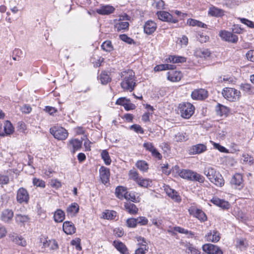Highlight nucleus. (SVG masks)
Listing matches in <instances>:
<instances>
[{"instance_id":"69168bd1","label":"nucleus","mask_w":254,"mask_h":254,"mask_svg":"<svg viewBox=\"0 0 254 254\" xmlns=\"http://www.w3.org/2000/svg\"><path fill=\"white\" fill-rule=\"evenodd\" d=\"M239 19L242 23L247 25L249 27L254 28V23L252 21L245 18H239Z\"/></svg>"},{"instance_id":"72a5a7b5","label":"nucleus","mask_w":254,"mask_h":254,"mask_svg":"<svg viewBox=\"0 0 254 254\" xmlns=\"http://www.w3.org/2000/svg\"><path fill=\"white\" fill-rule=\"evenodd\" d=\"M127 192V190L126 188L123 186H118L116 188L115 190L116 195L118 198L120 199L125 198Z\"/></svg>"},{"instance_id":"49530a36","label":"nucleus","mask_w":254,"mask_h":254,"mask_svg":"<svg viewBox=\"0 0 254 254\" xmlns=\"http://www.w3.org/2000/svg\"><path fill=\"white\" fill-rule=\"evenodd\" d=\"M174 230L179 232V233L184 234L189 236V237H192L194 236V234L191 231H189L187 229H185L181 227H175Z\"/></svg>"},{"instance_id":"13d9d810","label":"nucleus","mask_w":254,"mask_h":254,"mask_svg":"<svg viewBox=\"0 0 254 254\" xmlns=\"http://www.w3.org/2000/svg\"><path fill=\"white\" fill-rule=\"evenodd\" d=\"M129 128L130 129L134 130L135 132L137 133H144L143 129L139 125L134 124L133 125H131Z\"/></svg>"},{"instance_id":"37998d69","label":"nucleus","mask_w":254,"mask_h":254,"mask_svg":"<svg viewBox=\"0 0 254 254\" xmlns=\"http://www.w3.org/2000/svg\"><path fill=\"white\" fill-rule=\"evenodd\" d=\"M240 88L246 93L251 94L253 93L254 88L249 83H243L240 85Z\"/></svg>"},{"instance_id":"0eeeda50","label":"nucleus","mask_w":254,"mask_h":254,"mask_svg":"<svg viewBox=\"0 0 254 254\" xmlns=\"http://www.w3.org/2000/svg\"><path fill=\"white\" fill-rule=\"evenodd\" d=\"M219 35L222 40L228 42L236 43L238 40V37L236 35L227 31H221Z\"/></svg>"},{"instance_id":"0e129e2a","label":"nucleus","mask_w":254,"mask_h":254,"mask_svg":"<svg viewBox=\"0 0 254 254\" xmlns=\"http://www.w3.org/2000/svg\"><path fill=\"white\" fill-rule=\"evenodd\" d=\"M148 247L145 246V244L142 245L141 247H139L135 252L134 254H145V252L148 250Z\"/></svg>"},{"instance_id":"1a4fd4ad","label":"nucleus","mask_w":254,"mask_h":254,"mask_svg":"<svg viewBox=\"0 0 254 254\" xmlns=\"http://www.w3.org/2000/svg\"><path fill=\"white\" fill-rule=\"evenodd\" d=\"M202 248L203 251L208 254H223L219 247L211 244L203 245Z\"/></svg>"},{"instance_id":"2eb2a0df","label":"nucleus","mask_w":254,"mask_h":254,"mask_svg":"<svg viewBox=\"0 0 254 254\" xmlns=\"http://www.w3.org/2000/svg\"><path fill=\"white\" fill-rule=\"evenodd\" d=\"M164 190L167 195L175 201L180 202L181 201V198L178 192L175 190L171 188L169 186H166L164 187Z\"/></svg>"},{"instance_id":"6ab92c4d","label":"nucleus","mask_w":254,"mask_h":254,"mask_svg":"<svg viewBox=\"0 0 254 254\" xmlns=\"http://www.w3.org/2000/svg\"><path fill=\"white\" fill-rule=\"evenodd\" d=\"M189 211L190 214L193 215L201 222H204L207 220L206 214L200 209L193 208L189 209Z\"/></svg>"},{"instance_id":"9d476101","label":"nucleus","mask_w":254,"mask_h":254,"mask_svg":"<svg viewBox=\"0 0 254 254\" xmlns=\"http://www.w3.org/2000/svg\"><path fill=\"white\" fill-rule=\"evenodd\" d=\"M143 147L146 150L150 152L154 157L159 160L162 158V155L158 151L152 142H145L143 144Z\"/></svg>"},{"instance_id":"f8f14e48","label":"nucleus","mask_w":254,"mask_h":254,"mask_svg":"<svg viewBox=\"0 0 254 254\" xmlns=\"http://www.w3.org/2000/svg\"><path fill=\"white\" fill-rule=\"evenodd\" d=\"M191 96L193 99L203 100L207 97L208 92L204 89H195L192 92Z\"/></svg>"},{"instance_id":"a211bd4d","label":"nucleus","mask_w":254,"mask_h":254,"mask_svg":"<svg viewBox=\"0 0 254 254\" xmlns=\"http://www.w3.org/2000/svg\"><path fill=\"white\" fill-rule=\"evenodd\" d=\"M182 76L181 72L178 70H171L167 73V79L172 82L180 81Z\"/></svg>"},{"instance_id":"864d4df0","label":"nucleus","mask_w":254,"mask_h":254,"mask_svg":"<svg viewBox=\"0 0 254 254\" xmlns=\"http://www.w3.org/2000/svg\"><path fill=\"white\" fill-rule=\"evenodd\" d=\"M242 160L243 161V162L250 165L253 164L254 161L253 157L246 154L243 155Z\"/></svg>"},{"instance_id":"5fc2aeb1","label":"nucleus","mask_w":254,"mask_h":254,"mask_svg":"<svg viewBox=\"0 0 254 254\" xmlns=\"http://www.w3.org/2000/svg\"><path fill=\"white\" fill-rule=\"evenodd\" d=\"M125 198L133 202H137L138 201L137 200L138 198L136 197L135 193L133 192H127V193H126Z\"/></svg>"},{"instance_id":"c9c22d12","label":"nucleus","mask_w":254,"mask_h":254,"mask_svg":"<svg viewBox=\"0 0 254 254\" xmlns=\"http://www.w3.org/2000/svg\"><path fill=\"white\" fill-rule=\"evenodd\" d=\"M208 14L213 16L220 17L224 15V11L215 6H211L208 10Z\"/></svg>"},{"instance_id":"ddd939ff","label":"nucleus","mask_w":254,"mask_h":254,"mask_svg":"<svg viewBox=\"0 0 254 254\" xmlns=\"http://www.w3.org/2000/svg\"><path fill=\"white\" fill-rule=\"evenodd\" d=\"M231 185L234 186L236 189L241 190L244 187L243 177L240 174H235L230 182Z\"/></svg>"},{"instance_id":"09e8293b","label":"nucleus","mask_w":254,"mask_h":254,"mask_svg":"<svg viewBox=\"0 0 254 254\" xmlns=\"http://www.w3.org/2000/svg\"><path fill=\"white\" fill-rule=\"evenodd\" d=\"M248 245L247 241L245 239H239L236 240L237 247L241 250L246 249Z\"/></svg>"},{"instance_id":"f3484780","label":"nucleus","mask_w":254,"mask_h":254,"mask_svg":"<svg viewBox=\"0 0 254 254\" xmlns=\"http://www.w3.org/2000/svg\"><path fill=\"white\" fill-rule=\"evenodd\" d=\"M99 174L101 180L104 184L105 185L109 182L110 175L109 169L102 166L99 169Z\"/></svg>"},{"instance_id":"bf43d9fd","label":"nucleus","mask_w":254,"mask_h":254,"mask_svg":"<svg viewBox=\"0 0 254 254\" xmlns=\"http://www.w3.org/2000/svg\"><path fill=\"white\" fill-rule=\"evenodd\" d=\"M33 184L34 186L42 188H44L45 187V183L44 181L36 178L33 179Z\"/></svg>"},{"instance_id":"a878e982","label":"nucleus","mask_w":254,"mask_h":254,"mask_svg":"<svg viewBox=\"0 0 254 254\" xmlns=\"http://www.w3.org/2000/svg\"><path fill=\"white\" fill-rule=\"evenodd\" d=\"M64 231L68 235H71L75 232V228L73 224L70 221H65L63 225Z\"/></svg>"},{"instance_id":"cd10ccee","label":"nucleus","mask_w":254,"mask_h":254,"mask_svg":"<svg viewBox=\"0 0 254 254\" xmlns=\"http://www.w3.org/2000/svg\"><path fill=\"white\" fill-rule=\"evenodd\" d=\"M211 201L215 205L219 206L223 209H228L230 204L228 201L223 199H219L217 197H213Z\"/></svg>"},{"instance_id":"4468645a","label":"nucleus","mask_w":254,"mask_h":254,"mask_svg":"<svg viewBox=\"0 0 254 254\" xmlns=\"http://www.w3.org/2000/svg\"><path fill=\"white\" fill-rule=\"evenodd\" d=\"M13 212L9 209H4L0 213V220L4 223H10L13 219Z\"/></svg>"},{"instance_id":"412c9836","label":"nucleus","mask_w":254,"mask_h":254,"mask_svg":"<svg viewBox=\"0 0 254 254\" xmlns=\"http://www.w3.org/2000/svg\"><path fill=\"white\" fill-rule=\"evenodd\" d=\"M205 238L208 241L216 243L220 240V234L216 230L210 231L205 235Z\"/></svg>"},{"instance_id":"f257e3e1","label":"nucleus","mask_w":254,"mask_h":254,"mask_svg":"<svg viewBox=\"0 0 254 254\" xmlns=\"http://www.w3.org/2000/svg\"><path fill=\"white\" fill-rule=\"evenodd\" d=\"M121 87L125 91H132L136 86L134 73L132 70L128 69L121 72Z\"/></svg>"},{"instance_id":"4d7b16f0","label":"nucleus","mask_w":254,"mask_h":254,"mask_svg":"<svg viewBox=\"0 0 254 254\" xmlns=\"http://www.w3.org/2000/svg\"><path fill=\"white\" fill-rule=\"evenodd\" d=\"M137 220L136 218H130L126 220V225L129 228H135L137 226Z\"/></svg>"},{"instance_id":"6e6d98bb","label":"nucleus","mask_w":254,"mask_h":254,"mask_svg":"<svg viewBox=\"0 0 254 254\" xmlns=\"http://www.w3.org/2000/svg\"><path fill=\"white\" fill-rule=\"evenodd\" d=\"M212 144L214 148L218 150L220 152L223 153H228V150L225 147L221 145L220 144L214 142L213 141H210Z\"/></svg>"},{"instance_id":"20e7f679","label":"nucleus","mask_w":254,"mask_h":254,"mask_svg":"<svg viewBox=\"0 0 254 254\" xmlns=\"http://www.w3.org/2000/svg\"><path fill=\"white\" fill-rule=\"evenodd\" d=\"M179 109L181 116L185 119H189L194 113V107L190 103L180 104Z\"/></svg>"},{"instance_id":"79ce46f5","label":"nucleus","mask_w":254,"mask_h":254,"mask_svg":"<svg viewBox=\"0 0 254 254\" xmlns=\"http://www.w3.org/2000/svg\"><path fill=\"white\" fill-rule=\"evenodd\" d=\"M99 79L103 84H106L111 80L110 76L106 71L102 72L100 75Z\"/></svg>"},{"instance_id":"8fccbe9b","label":"nucleus","mask_w":254,"mask_h":254,"mask_svg":"<svg viewBox=\"0 0 254 254\" xmlns=\"http://www.w3.org/2000/svg\"><path fill=\"white\" fill-rule=\"evenodd\" d=\"M117 212L113 210H106L103 214V218L106 219H114L116 216Z\"/></svg>"},{"instance_id":"052dcab7","label":"nucleus","mask_w":254,"mask_h":254,"mask_svg":"<svg viewBox=\"0 0 254 254\" xmlns=\"http://www.w3.org/2000/svg\"><path fill=\"white\" fill-rule=\"evenodd\" d=\"M14 242L19 246L24 247L26 245V242L22 237H16L14 239Z\"/></svg>"},{"instance_id":"7c9ffc66","label":"nucleus","mask_w":254,"mask_h":254,"mask_svg":"<svg viewBox=\"0 0 254 254\" xmlns=\"http://www.w3.org/2000/svg\"><path fill=\"white\" fill-rule=\"evenodd\" d=\"M15 219L16 222L20 225H25V224L29 222L30 218L28 215H22L17 214L15 215Z\"/></svg>"},{"instance_id":"c03bdc74","label":"nucleus","mask_w":254,"mask_h":254,"mask_svg":"<svg viewBox=\"0 0 254 254\" xmlns=\"http://www.w3.org/2000/svg\"><path fill=\"white\" fill-rule=\"evenodd\" d=\"M101 155L102 159L104 160V163L106 165H109L111 164V159L108 152L106 150H103L101 152Z\"/></svg>"},{"instance_id":"b1692460","label":"nucleus","mask_w":254,"mask_h":254,"mask_svg":"<svg viewBox=\"0 0 254 254\" xmlns=\"http://www.w3.org/2000/svg\"><path fill=\"white\" fill-rule=\"evenodd\" d=\"M210 52L207 49H197L194 53V56L197 58L206 59L210 56Z\"/></svg>"},{"instance_id":"3c124183","label":"nucleus","mask_w":254,"mask_h":254,"mask_svg":"<svg viewBox=\"0 0 254 254\" xmlns=\"http://www.w3.org/2000/svg\"><path fill=\"white\" fill-rule=\"evenodd\" d=\"M102 49L106 52H110L113 50L112 43L110 41H106L101 45Z\"/></svg>"},{"instance_id":"774afa93","label":"nucleus","mask_w":254,"mask_h":254,"mask_svg":"<svg viewBox=\"0 0 254 254\" xmlns=\"http://www.w3.org/2000/svg\"><path fill=\"white\" fill-rule=\"evenodd\" d=\"M246 56L249 61L254 62V50L248 51L246 53Z\"/></svg>"},{"instance_id":"a19ab883","label":"nucleus","mask_w":254,"mask_h":254,"mask_svg":"<svg viewBox=\"0 0 254 254\" xmlns=\"http://www.w3.org/2000/svg\"><path fill=\"white\" fill-rule=\"evenodd\" d=\"M188 139V136L186 133L178 132L175 135L174 137V140L176 142H182L187 140Z\"/></svg>"},{"instance_id":"423d86ee","label":"nucleus","mask_w":254,"mask_h":254,"mask_svg":"<svg viewBox=\"0 0 254 254\" xmlns=\"http://www.w3.org/2000/svg\"><path fill=\"white\" fill-rule=\"evenodd\" d=\"M29 200V195L27 190L24 188H19L17 192L16 200L19 203H27Z\"/></svg>"},{"instance_id":"393cba45","label":"nucleus","mask_w":254,"mask_h":254,"mask_svg":"<svg viewBox=\"0 0 254 254\" xmlns=\"http://www.w3.org/2000/svg\"><path fill=\"white\" fill-rule=\"evenodd\" d=\"M203 173L207 179L210 180L217 175V174L220 173L212 167L206 166L204 168Z\"/></svg>"},{"instance_id":"6e6552de","label":"nucleus","mask_w":254,"mask_h":254,"mask_svg":"<svg viewBox=\"0 0 254 254\" xmlns=\"http://www.w3.org/2000/svg\"><path fill=\"white\" fill-rule=\"evenodd\" d=\"M158 18L161 21L176 23L178 22V20L173 17L168 12L165 11H159L156 13Z\"/></svg>"},{"instance_id":"338daca9","label":"nucleus","mask_w":254,"mask_h":254,"mask_svg":"<svg viewBox=\"0 0 254 254\" xmlns=\"http://www.w3.org/2000/svg\"><path fill=\"white\" fill-rule=\"evenodd\" d=\"M197 38L198 40L201 43H205L209 39L208 36L203 35L202 33H198Z\"/></svg>"},{"instance_id":"4c0bfd02","label":"nucleus","mask_w":254,"mask_h":254,"mask_svg":"<svg viewBox=\"0 0 254 254\" xmlns=\"http://www.w3.org/2000/svg\"><path fill=\"white\" fill-rule=\"evenodd\" d=\"M54 218L56 222H62L65 218L64 212L61 209H58L55 212Z\"/></svg>"},{"instance_id":"de8ad7c7","label":"nucleus","mask_w":254,"mask_h":254,"mask_svg":"<svg viewBox=\"0 0 254 254\" xmlns=\"http://www.w3.org/2000/svg\"><path fill=\"white\" fill-rule=\"evenodd\" d=\"M186 251L188 254H201L200 251L194 247L191 244L189 243L186 245Z\"/></svg>"},{"instance_id":"2f4dec72","label":"nucleus","mask_w":254,"mask_h":254,"mask_svg":"<svg viewBox=\"0 0 254 254\" xmlns=\"http://www.w3.org/2000/svg\"><path fill=\"white\" fill-rule=\"evenodd\" d=\"M166 61L173 64L183 63L186 62V58L183 56L171 55Z\"/></svg>"},{"instance_id":"bb28decb","label":"nucleus","mask_w":254,"mask_h":254,"mask_svg":"<svg viewBox=\"0 0 254 254\" xmlns=\"http://www.w3.org/2000/svg\"><path fill=\"white\" fill-rule=\"evenodd\" d=\"M229 111V108L220 104H218L216 107V113L220 117H226Z\"/></svg>"},{"instance_id":"4be33fe9","label":"nucleus","mask_w":254,"mask_h":254,"mask_svg":"<svg viewBox=\"0 0 254 254\" xmlns=\"http://www.w3.org/2000/svg\"><path fill=\"white\" fill-rule=\"evenodd\" d=\"M68 145L72 153L80 149L82 145V141L77 139H72L69 141Z\"/></svg>"},{"instance_id":"c85d7f7f","label":"nucleus","mask_w":254,"mask_h":254,"mask_svg":"<svg viewBox=\"0 0 254 254\" xmlns=\"http://www.w3.org/2000/svg\"><path fill=\"white\" fill-rule=\"evenodd\" d=\"M113 245L122 254H128L127 248L122 242L118 241H114Z\"/></svg>"},{"instance_id":"9b49d317","label":"nucleus","mask_w":254,"mask_h":254,"mask_svg":"<svg viewBox=\"0 0 254 254\" xmlns=\"http://www.w3.org/2000/svg\"><path fill=\"white\" fill-rule=\"evenodd\" d=\"M207 150V146L204 144L199 143L191 146L189 149L190 155L201 154Z\"/></svg>"},{"instance_id":"aec40b11","label":"nucleus","mask_w":254,"mask_h":254,"mask_svg":"<svg viewBox=\"0 0 254 254\" xmlns=\"http://www.w3.org/2000/svg\"><path fill=\"white\" fill-rule=\"evenodd\" d=\"M115 8L110 5H102L96 9V12L101 15H109L114 12Z\"/></svg>"},{"instance_id":"f704fd0d","label":"nucleus","mask_w":254,"mask_h":254,"mask_svg":"<svg viewBox=\"0 0 254 254\" xmlns=\"http://www.w3.org/2000/svg\"><path fill=\"white\" fill-rule=\"evenodd\" d=\"M217 174L209 181L217 187H221L224 185V180L220 173Z\"/></svg>"},{"instance_id":"39448f33","label":"nucleus","mask_w":254,"mask_h":254,"mask_svg":"<svg viewBox=\"0 0 254 254\" xmlns=\"http://www.w3.org/2000/svg\"><path fill=\"white\" fill-rule=\"evenodd\" d=\"M50 133L58 140H64L68 136L67 130L62 127H54L50 129Z\"/></svg>"},{"instance_id":"dca6fc26","label":"nucleus","mask_w":254,"mask_h":254,"mask_svg":"<svg viewBox=\"0 0 254 254\" xmlns=\"http://www.w3.org/2000/svg\"><path fill=\"white\" fill-rule=\"evenodd\" d=\"M143 29L144 33L147 35H150L156 31L157 24L152 20H148L145 23Z\"/></svg>"},{"instance_id":"7ed1b4c3","label":"nucleus","mask_w":254,"mask_h":254,"mask_svg":"<svg viewBox=\"0 0 254 254\" xmlns=\"http://www.w3.org/2000/svg\"><path fill=\"white\" fill-rule=\"evenodd\" d=\"M222 94L225 99L231 102L238 100L241 96V92L239 91L235 88L229 87L224 88Z\"/></svg>"},{"instance_id":"ea45409f","label":"nucleus","mask_w":254,"mask_h":254,"mask_svg":"<svg viewBox=\"0 0 254 254\" xmlns=\"http://www.w3.org/2000/svg\"><path fill=\"white\" fill-rule=\"evenodd\" d=\"M136 167L142 172H146L148 169L147 163L144 160H139L135 164Z\"/></svg>"},{"instance_id":"5701e85b","label":"nucleus","mask_w":254,"mask_h":254,"mask_svg":"<svg viewBox=\"0 0 254 254\" xmlns=\"http://www.w3.org/2000/svg\"><path fill=\"white\" fill-rule=\"evenodd\" d=\"M125 210L131 215H135L138 213V209L136 206L129 201L124 203Z\"/></svg>"},{"instance_id":"e433bc0d","label":"nucleus","mask_w":254,"mask_h":254,"mask_svg":"<svg viewBox=\"0 0 254 254\" xmlns=\"http://www.w3.org/2000/svg\"><path fill=\"white\" fill-rule=\"evenodd\" d=\"M152 183L151 180L149 179H144L141 177L136 183L141 187L147 188L151 187Z\"/></svg>"},{"instance_id":"473e14b6","label":"nucleus","mask_w":254,"mask_h":254,"mask_svg":"<svg viewBox=\"0 0 254 254\" xmlns=\"http://www.w3.org/2000/svg\"><path fill=\"white\" fill-rule=\"evenodd\" d=\"M129 23L127 21H122L119 20V21L115 25V29L118 31L124 32L128 29Z\"/></svg>"},{"instance_id":"c756f323","label":"nucleus","mask_w":254,"mask_h":254,"mask_svg":"<svg viewBox=\"0 0 254 254\" xmlns=\"http://www.w3.org/2000/svg\"><path fill=\"white\" fill-rule=\"evenodd\" d=\"M79 209V206L77 203H71L67 207L66 211L68 215L71 216H74L78 213Z\"/></svg>"},{"instance_id":"e2e57ef3","label":"nucleus","mask_w":254,"mask_h":254,"mask_svg":"<svg viewBox=\"0 0 254 254\" xmlns=\"http://www.w3.org/2000/svg\"><path fill=\"white\" fill-rule=\"evenodd\" d=\"M120 38L123 41H124L129 44H131L134 43L133 40L131 38L128 37L126 34H122L120 35Z\"/></svg>"},{"instance_id":"603ef678","label":"nucleus","mask_w":254,"mask_h":254,"mask_svg":"<svg viewBox=\"0 0 254 254\" xmlns=\"http://www.w3.org/2000/svg\"><path fill=\"white\" fill-rule=\"evenodd\" d=\"M129 178L134 181H135L136 183L138 180V179L141 177L139 176L138 173L137 172L133 169L130 170L129 171L128 173Z\"/></svg>"},{"instance_id":"680f3d73","label":"nucleus","mask_w":254,"mask_h":254,"mask_svg":"<svg viewBox=\"0 0 254 254\" xmlns=\"http://www.w3.org/2000/svg\"><path fill=\"white\" fill-rule=\"evenodd\" d=\"M137 224L140 225H146L148 223V219L144 216H139L136 218Z\"/></svg>"},{"instance_id":"58836bf2","label":"nucleus","mask_w":254,"mask_h":254,"mask_svg":"<svg viewBox=\"0 0 254 254\" xmlns=\"http://www.w3.org/2000/svg\"><path fill=\"white\" fill-rule=\"evenodd\" d=\"M187 24L192 26H197L199 27L202 28H206L207 27V25L205 24L202 23V22L190 18L188 19Z\"/></svg>"},{"instance_id":"f03ea898","label":"nucleus","mask_w":254,"mask_h":254,"mask_svg":"<svg viewBox=\"0 0 254 254\" xmlns=\"http://www.w3.org/2000/svg\"><path fill=\"white\" fill-rule=\"evenodd\" d=\"M180 177L191 181H197L199 183H203L204 177L201 175L190 170L183 169L179 173Z\"/></svg>"},{"instance_id":"a18cd8bd","label":"nucleus","mask_w":254,"mask_h":254,"mask_svg":"<svg viewBox=\"0 0 254 254\" xmlns=\"http://www.w3.org/2000/svg\"><path fill=\"white\" fill-rule=\"evenodd\" d=\"M4 130L6 134H10L13 132L14 127L9 121H5L4 125Z\"/></svg>"}]
</instances>
